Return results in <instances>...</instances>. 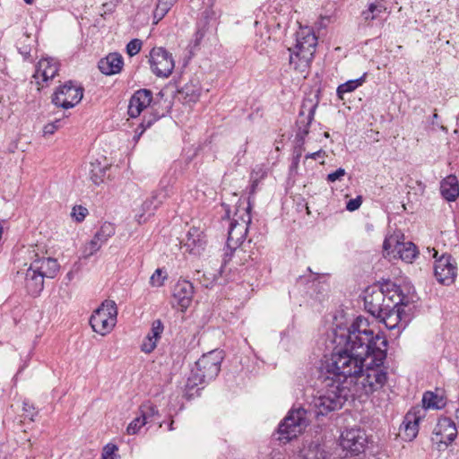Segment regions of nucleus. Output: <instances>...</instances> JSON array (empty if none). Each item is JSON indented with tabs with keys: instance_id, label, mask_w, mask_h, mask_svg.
<instances>
[{
	"instance_id": "f257e3e1",
	"label": "nucleus",
	"mask_w": 459,
	"mask_h": 459,
	"mask_svg": "<svg viewBox=\"0 0 459 459\" xmlns=\"http://www.w3.org/2000/svg\"><path fill=\"white\" fill-rule=\"evenodd\" d=\"M334 342L343 345L350 352L356 353V356L364 357L366 361L368 359L371 361L386 359L387 340L380 333H375L368 320L363 316H358L346 333H336Z\"/></svg>"
},
{
	"instance_id": "f03ea898",
	"label": "nucleus",
	"mask_w": 459,
	"mask_h": 459,
	"mask_svg": "<svg viewBox=\"0 0 459 459\" xmlns=\"http://www.w3.org/2000/svg\"><path fill=\"white\" fill-rule=\"evenodd\" d=\"M365 361L364 357L356 356V353L350 352L343 345L336 343L327 364L328 376L341 381L343 385L351 386Z\"/></svg>"
},
{
	"instance_id": "7ed1b4c3",
	"label": "nucleus",
	"mask_w": 459,
	"mask_h": 459,
	"mask_svg": "<svg viewBox=\"0 0 459 459\" xmlns=\"http://www.w3.org/2000/svg\"><path fill=\"white\" fill-rule=\"evenodd\" d=\"M384 361H373L371 359L364 362L363 368L357 374L351 386H349L353 399L368 396L380 390L387 381V372L384 368Z\"/></svg>"
},
{
	"instance_id": "20e7f679",
	"label": "nucleus",
	"mask_w": 459,
	"mask_h": 459,
	"mask_svg": "<svg viewBox=\"0 0 459 459\" xmlns=\"http://www.w3.org/2000/svg\"><path fill=\"white\" fill-rule=\"evenodd\" d=\"M324 382L325 389L318 396L314 397L312 402L317 416L341 409L349 398L353 399L349 386L342 385L341 381L327 376Z\"/></svg>"
},
{
	"instance_id": "39448f33",
	"label": "nucleus",
	"mask_w": 459,
	"mask_h": 459,
	"mask_svg": "<svg viewBox=\"0 0 459 459\" xmlns=\"http://www.w3.org/2000/svg\"><path fill=\"white\" fill-rule=\"evenodd\" d=\"M316 45L317 38L315 33L308 28L300 29L297 32L294 48L288 49L290 51V65L294 69L303 70L307 67L314 57Z\"/></svg>"
},
{
	"instance_id": "423d86ee",
	"label": "nucleus",
	"mask_w": 459,
	"mask_h": 459,
	"mask_svg": "<svg viewBox=\"0 0 459 459\" xmlns=\"http://www.w3.org/2000/svg\"><path fill=\"white\" fill-rule=\"evenodd\" d=\"M157 104L158 101L156 100H153L152 91L148 89H140L131 97L127 111L129 117H139L142 111L149 106H151L152 109V112L148 117H143V122L141 123V126L143 127L142 132L152 126L154 122L159 120L160 117H163L168 112V110H162L160 112L155 108Z\"/></svg>"
},
{
	"instance_id": "0eeeda50",
	"label": "nucleus",
	"mask_w": 459,
	"mask_h": 459,
	"mask_svg": "<svg viewBox=\"0 0 459 459\" xmlns=\"http://www.w3.org/2000/svg\"><path fill=\"white\" fill-rule=\"evenodd\" d=\"M223 359L221 351L213 350L204 354L196 362L188 381L193 385H197L214 379L221 371V364Z\"/></svg>"
},
{
	"instance_id": "6e6552de",
	"label": "nucleus",
	"mask_w": 459,
	"mask_h": 459,
	"mask_svg": "<svg viewBox=\"0 0 459 459\" xmlns=\"http://www.w3.org/2000/svg\"><path fill=\"white\" fill-rule=\"evenodd\" d=\"M307 425L308 420L305 409L300 407L291 410L280 423L277 438L282 443H288L300 435Z\"/></svg>"
},
{
	"instance_id": "1a4fd4ad",
	"label": "nucleus",
	"mask_w": 459,
	"mask_h": 459,
	"mask_svg": "<svg viewBox=\"0 0 459 459\" xmlns=\"http://www.w3.org/2000/svg\"><path fill=\"white\" fill-rule=\"evenodd\" d=\"M247 231H228V238H227V251L224 254L222 264L220 268L216 270L217 273H209L210 278L207 279V282L204 281L203 284L208 288L210 284L213 281L223 278L225 281L234 280V277L230 275L231 269L228 268V264L231 259L232 254L238 247H240L247 238Z\"/></svg>"
},
{
	"instance_id": "9d476101",
	"label": "nucleus",
	"mask_w": 459,
	"mask_h": 459,
	"mask_svg": "<svg viewBox=\"0 0 459 459\" xmlns=\"http://www.w3.org/2000/svg\"><path fill=\"white\" fill-rule=\"evenodd\" d=\"M117 308L115 301L107 299L93 312L90 318L92 330L101 335L109 333L116 325Z\"/></svg>"
},
{
	"instance_id": "9b49d317",
	"label": "nucleus",
	"mask_w": 459,
	"mask_h": 459,
	"mask_svg": "<svg viewBox=\"0 0 459 459\" xmlns=\"http://www.w3.org/2000/svg\"><path fill=\"white\" fill-rule=\"evenodd\" d=\"M83 91L81 85L68 81L56 90L52 96V102L65 109L74 108L82 100Z\"/></svg>"
},
{
	"instance_id": "f8f14e48",
	"label": "nucleus",
	"mask_w": 459,
	"mask_h": 459,
	"mask_svg": "<svg viewBox=\"0 0 459 459\" xmlns=\"http://www.w3.org/2000/svg\"><path fill=\"white\" fill-rule=\"evenodd\" d=\"M149 63L152 72L158 77H169L175 67L172 55L164 48H153L150 52Z\"/></svg>"
},
{
	"instance_id": "ddd939ff",
	"label": "nucleus",
	"mask_w": 459,
	"mask_h": 459,
	"mask_svg": "<svg viewBox=\"0 0 459 459\" xmlns=\"http://www.w3.org/2000/svg\"><path fill=\"white\" fill-rule=\"evenodd\" d=\"M393 297L387 296L383 289L377 285L366 289L364 296V306L366 310L377 317L383 310L393 303Z\"/></svg>"
},
{
	"instance_id": "4468645a",
	"label": "nucleus",
	"mask_w": 459,
	"mask_h": 459,
	"mask_svg": "<svg viewBox=\"0 0 459 459\" xmlns=\"http://www.w3.org/2000/svg\"><path fill=\"white\" fill-rule=\"evenodd\" d=\"M397 301L391 303L388 307H386V310H383V312L377 316L379 322L383 323L385 327L390 330L396 328L403 320H408V316L403 308L408 306V299L403 296L401 297L399 294L397 295Z\"/></svg>"
},
{
	"instance_id": "2eb2a0df",
	"label": "nucleus",
	"mask_w": 459,
	"mask_h": 459,
	"mask_svg": "<svg viewBox=\"0 0 459 459\" xmlns=\"http://www.w3.org/2000/svg\"><path fill=\"white\" fill-rule=\"evenodd\" d=\"M317 106L318 100H314L313 99H305L302 101L299 118L296 122L298 130L296 132L295 137L296 141L299 144L304 143L305 138L309 133V126L314 120V116Z\"/></svg>"
},
{
	"instance_id": "dca6fc26",
	"label": "nucleus",
	"mask_w": 459,
	"mask_h": 459,
	"mask_svg": "<svg viewBox=\"0 0 459 459\" xmlns=\"http://www.w3.org/2000/svg\"><path fill=\"white\" fill-rule=\"evenodd\" d=\"M434 274L437 281L444 285H451L457 275V266L452 255L443 254L435 262Z\"/></svg>"
},
{
	"instance_id": "f3484780",
	"label": "nucleus",
	"mask_w": 459,
	"mask_h": 459,
	"mask_svg": "<svg viewBox=\"0 0 459 459\" xmlns=\"http://www.w3.org/2000/svg\"><path fill=\"white\" fill-rule=\"evenodd\" d=\"M383 247L386 251L395 252L403 261L409 264L412 263L418 255L417 247L411 241H401L398 235L386 237Z\"/></svg>"
},
{
	"instance_id": "a211bd4d",
	"label": "nucleus",
	"mask_w": 459,
	"mask_h": 459,
	"mask_svg": "<svg viewBox=\"0 0 459 459\" xmlns=\"http://www.w3.org/2000/svg\"><path fill=\"white\" fill-rule=\"evenodd\" d=\"M367 438L360 429H350L342 433L340 446L346 451L345 456L356 455L364 450Z\"/></svg>"
},
{
	"instance_id": "6ab92c4d",
	"label": "nucleus",
	"mask_w": 459,
	"mask_h": 459,
	"mask_svg": "<svg viewBox=\"0 0 459 459\" xmlns=\"http://www.w3.org/2000/svg\"><path fill=\"white\" fill-rule=\"evenodd\" d=\"M457 437V429L455 423L450 418H441L438 420L434 430L432 441L438 445V449H442V445L447 447Z\"/></svg>"
},
{
	"instance_id": "aec40b11",
	"label": "nucleus",
	"mask_w": 459,
	"mask_h": 459,
	"mask_svg": "<svg viewBox=\"0 0 459 459\" xmlns=\"http://www.w3.org/2000/svg\"><path fill=\"white\" fill-rule=\"evenodd\" d=\"M251 205L247 207L238 208L232 218L230 217L227 212L226 215L222 217L221 222L222 227H228V230H235L239 228L240 230H248L251 223Z\"/></svg>"
},
{
	"instance_id": "412c9836",
	"label": "nucleus",
	"mask_w": 459,
	"mask_h": 459,
	"mask_svg": "<svg viewBox=\"0 0 459 459\" xmlns=\"http://www.w3.org/2000/svg\"><path fill=\"white\" fill-rule=\"evenodd\" d=\"M29 268L40 273L45 278L53 279L59 271V264L56 259L45 256L39 257L38 254H35V258L30 263Z\"/></svg>"
},
{
	"instance_id": "4be33fe9",
	"label": "nucleus",
	"mask_w": 459,
	"mask_h": 459,
	"mask_svg": "<svg viewBox=\"0 0 459 459\" xmlns=\"http://www.w3.org/2000/svg\"><path fill=\"white\" fill-rule=\"evenodd\" d=\"M181 242L185 251L194 255H200L207 244L204 231H186V237L182 238Z\"/></svg>"
},
{
	"instance_id": "5701e85b",
	"label": "nucleus",
	"mask_w": 459,
	"mask_h": 459,
	"mask_svg": "<svg viewBox=\"0 0 459 459\" xmlns=\"http://www.w3.org/2000/svg\"><path fill=\"white\" fill-rule=\"evenodd\" d=\"M169 196V192L167 187L160 188L152 192V195L148 197L142 204L143 213L137 219L139 223H142V218L147 213L148 216L153 214L154 211Z\"/></svg>"
},
{
	"instance_id": "b1692460",
	"label": "nucleus",
	"mask_w": 459,
	"mask_h": 459,
	"mask_svg": "<svg viewBox=\"0 0 459 459\" xmlns=\"http://www.w3.org/2000/svg\"><path fill=\"white\" fill-rule=\"evenodd\" d=\"M194 295V286L186 280H179L173 290L174 299L182 309H186L191 303Z\"/></svg>"
},
{
	"instance_id": "393cba45",
	"label": "nucleus",
	"mask_w": 459,
	"mask_h": 459,
	"mask_svg": "<svg viewBox=\"0 0 459 459\" xmlns=\"http://www.w3.org/2000/svg\"><path fill=\"white\" fill-rule=\"evenodd\" d=\"M124 60L120 54L110 53L99 61L98 67L106 75L118 74L123 67Z\"/></svg>"
},
{
	"instance_id": "a878e982",
	"label": "nucleus",
	"mask_w": 459,
	"mask_h": 459,
	"mask_svg": "<svg viewBox=\"0 0 459 459\" xmlns=\"http://www.w3.org/2000/svg\"><path fill=\"white\" fill-rule=\"evenodd\" d=\"M59 65L52 58H43L37 65V69L34 74L35 79L41 78L43 82H48L52 80L58 73Z\"/></svg>"
},
{
	"instance_id": "bb28decb",
	"label": "nucleus",
	"mask_w": 459,
	"mask_h": 459,
	"mask_svg": "<svg viewBox=\"0 0 459 459\" xmlns=\"http://www.w3.org/2000/svg\"><path fill=\"white\" fill-rule=\"evenodd\" d=\"M441 196L447 202H454L459 196V181L455 175L451 174L440 182Z\"/></svg>"
},
{
	"instance_id": "cd10ccee",
	"label": "nucleus",
	"mask_w": 459,
	"mask_h": 459,
	"mask_svg": "<svg viewBox=\"0 0 459 459\" xmlns=\"http://www.w3.org/2000/svg\"><path fill=\"white\" fill-rule=\"evenodd\" d=\"M44 279L40 273L28 268L25 273V288L32 295H39L44 288Z\"/></svg>"
},
{
	"instance_id": "c85d7f7f",
	"label": "nucleus",
	"mask_w": 459,
	"mask_h": 459,
	"mask_svg": "<svg viewBox=\"0 0 459 459\" xmlns=\"http://www.w3.org/2000/svg\"><path fill=\"white\" fill-rule=\"evenodd\" d=\"M386 11L387 8L382 2L377 1L369 3L367 9L361 12L360 16L367 26H371V22Z\"/></svg>"
},
{
	"instance_id": "c756f323",
	"label": "nucleus",
	"mask_w": 459,
	"mask_h": 459,
	"mask_svg": "<svg viewBox=\"0 0 459 459\" xmlns=\"http://www.w3.org/2000/svg\"><path fill=\"white\" fill-rule=\"evenodd\" d=\"M267 176L266 170L261 167L256 166L252 169L250 173V187L248 192V204L252 205V203L255 200V196L256 191L258 189L259 184L263 179H264Z\"/></svg>"
},
{
	"instance_id": "7c9ffc66",
	"label": "nucleus",
	"mask_w": 459,
	"mask_h": 459,
	"mask_svg": "<svg viewBox=\"0 0 459 459\" xmlns=\"http://www.w3.org/2000/svg\"><path fill=\"white\" fill-rule=\"evenodd\" d=\"M108 238H110V234H106V231H97L92 239L85 245L83 256L87 258L94 255Z\"/></svg>"
},
{
	"instance_id": "2f4dec72",
	"label": "nucleus",
	"mask_w": 459,
	"mask_h": 459,
	"mask_svg": "<svg viewBox=\"0 0 459 459\" xmlns=\"http://www.w3.org/2000/svg\"><path fill=\"white\" fill-rule=\"evenodd\" d=\"M413 411H409L404 419L403 426L405 430V435L408 439H413L418 434V427L419 421L420 420V416H417L416 408L413 409Z\"/></svg>"
},
{
	"instance_id": "473e14b6",
	"label": "nucleus",
	"mask_w": 459,
	"mask_h": 459,
	"mask_svg": "<svg viewBox=\"0 0 459 459\" xmlns=\"http://www.w3.org/2000/svg\"><path fill=\"white\" fill-rule=\"evenodd\" d=\"M108 169V166L102 165L100 161L95 160L90 163L89 166V177L90 179L95 184L100 185L103 182L104 178L106 177L107 170Z\"/></svg>"
},
{
	"instance_id": "72a5a7b5",
	"label": "nucleus",
	"mask_w": 459,
	"mask_h": 459,
	"mask_svg": "<svg viewBox=\"0 0 459 459\" xmlns=\"http://www.w3.org/2000/svg\"><path fill=\"white\" fill-rule=\"evenodd\" d=\"M422 403L425 409H442L446 405L443 397L429 391L424 393Z\"/></svg>"
},
{
	"instance_id": "f704fd0d",
	"label": "nucleus",
	"mask_w": 459,
	"mask_h": 459,
	"mask_svg": "<svg viewBox=\"0 0 459 459\" xmlns=\"http://www.w3.org/2000/svg\"><path fill=\"white\" fill-rule=\"evenodd\" d=\"M366 74H364L361 77L356 80H350L341 85L338 86L336 90L337 96L339 99L343 100V95L347 92H351L356 90L359 86L362 85L365 82Z\"/></svg>"
},
{
	"instance_id": "c9c22d12",
	"label": "nucleus",
	"mask_w": 459,
	"mask_h": 459,
	"mask_svg": "<svg viewBox=\"0 0 459 459\" xmlns=\"http://www.w3.org/2000/svg\"><path fill=\"white\" fill-rule=\"evenodd\" d=\"M179 93L184 96V99L189 102H195L201 94V88L193 83H186L179 91Z\"/></svg>"
},
{
	"instance_id": "e433bc0d",
	"label": "nucleus",
	"mask_w": 459,
	"mask_h": 459,
	"mask_svg": "<svg viewBox=\"0 0 459 459\" xmlns=\"http://www.w3.org/2000/svg\"><path fill=\"white\" fill-rule=\"evenodd\" d=\"M211 13H212V12L208 11V10H205L202 13V18H201L200 22L197 23V30L195 34V46L200 44L201 40L203 39V38L205 35V31H206L205 27H206L207 21L210 18Z\"/></svg>"
},
{
	"instance_id": "4c0bfd02",
	"label": "nucleus",
	"mask_w": 459,
	"mask_h": 459,
	"mask_svg": "<svg viewBox=\"0 0 459 459\" xmlns=\"http://www.w3.org/2000/svg\"><path fill=\"white\" fill-rule=\"evenodd\" d=\"M177 1L178 0H158V4L154 11V17L159 18L160 20L162 19Z\"/></svg>"
},
{
	"instance_id": "58836bf2",
	"label": "nucleus",
	"mask_w": 459,
	"mask_h": 459,
	"mask_svg": "<svg viewBox=\"0 0 459 459\" xmlns=\"http://www.w3.org/2000/svg\"><path fill=\"white\" fill-rule=\"evenodd\" d=\"M140 415L147 422L148 419L153 417L158 414V409L156 406L150 403H143L140 406Z\"/></svg>"
},
{
	"instance_id": "ea45409f",
	"label": "nucleus",
	"mask_w": 459,
	"mask_h": 459,
	"mask_svg": "<svg viewBox=\"0 0 459 459\" xmlns=\"http://www.w3.org/2000/svg\"><path fill=\"white\" fill-rule=\"evenodd\" d=\"M164 326L162 322L160 319L154 320L152 325L151 331L147 334L152 339H155V341L158 342L159 339L160 338V335L163 332Z\"/></svg>"
},
{
	"instance_id": "a19ab883",
	"label": "nucleus",
	"mask_w": 459,
	"mask_h": 459,
	"mask_svg": "<svg viewBox=\"0 0 459 459\" xmlns=\"http://www.w3.org/2000/svg\"><path fill=\"white\" fill-rule=\"evenodd\" d=\"M146 424V421L140 415L139 417H136L134 420H132L127 429L126 432L129 435H134L138 433L140 429Z\"/></svg>"
},
{
	"instance_id": "79ce46f5",
	"label": "nucleus",
	"mask_w": 459,
	"mask_h": 459,
	"mask_svg": "<svg viewBox=\"0 0 459 459\" xmlns=\"http://www.w3.org/2000/svg\"><path fill=\"white\" fill-rule=\"evenodd\" d=\"M165 279L166 275L164 274V272L161 269L158 268L151 276L150 283L153 287H160L164 284Z\"/></svg>"
},
{
	"instance_id": "37998d69",
	"label": "nucleus",
	"mask_w": 459,
	"mask_h": 459,
	"mask_svg": "<svg viewBox=\"0 0 459 459\" xmlns=\"http://www.w3.org/2000/svg\"><path fill=\"white\" fill-rule=\"evenodd\" d=\"M143 42L141 39H134L126 45V52L130 56L138 54L142 48Z\"/></svg>"
},
{
	"instance_id": "c03bdc74",
	"label": "nucleus",
	"mask_w": 459,
	"mask_h": 459,
	"mask_svg": "<svg viewBox=\"0 0 459 459\" xmlns=\"http://www.w3.org/2000/svg\"><path fill=\"white\" fill-rule=\"evenodd\" d=\"M88 214V209L82 205H75L71 215L76 221H82Z\"/></svg>"
},
{
	"instance_id": "a18cd8bd",
	"label": "nucleus",
	"mask_w": 459,
	"mask_h": 459,
	"mask_svg": "<svg viewBox=\"0 0 459 459\" xmlns=\"http://www.w3.org/2000/svg\"><path fill=\"white\" fill-rule=\"evenodd\" d=\"M156 346L157 342L155 339H152L147 335L141 345V350L145 353H151L156 348Z\"/></svg>"
},
{
	"instance_id": "49530a36",
	"label": "nucleus",
	"mask_w": 459,
	"mask_h": 459,
	"mask_svg": "<svg viewBox=\"0 0 459 459\" xmlns=\"http://www.w3.org/2000/svg\"><path fill=\"white\" fill-rule=\"evenodd\" d=\"M61 126H62L61 119H56L54 122L47 124L43 128L44 135L53 134Z\"/></svg>"
},
{
	"instance_id": "de8ad7c7",
	"label": "nucleus",
	"mask_w": 459,
	"mask_h": 459,
	"mask_svg": "<svg viewBox=\"0 0 459 459\" xmlns=\"http://www.w3.org/2000/svg\"><path fill=\"white\" fill-rule=\"evenodd\" d=\"M116 451H117V446L114 444H108L104 446L102 452V459H115L116 458Z\"/></svg>"
},
{
	"instance_id": "09e8293b",
	"label": "nucleus",
	"mask_w": 459,
	"mask_h": 459,
	"mask_svg": "<svg viewBox=\"0 0 459 459\" xmlns=\"http://www.w3.org/2000/svg\"><path fill=\"white\" fill-rule=\"evenodd\" d=\"M362 204V197L357 196L354 199H351L346 204V209L350 212H354L358 210Z\"/></svg>"
},
{
	"instance_id": "8fccbe9b",
	"label": "nucleus",
	"mask_w": 459,
	"mask_h": 459,
	"mask_svg": "<svg viewBox=\"0 0 459 459\" xmlns=\"http://www.w3.org/2000/svg\"><path fill=\"white\" fill-rule=\"evenodd\" d=\"M346 171L342 168H339L334 172L329 173L327 175V181L328 182H334L336 180H341L343 176H345Z\"/></svg>"
},
{
	"instance_id": "3c124183",
	"label": "nucleus",
	"mask_w": 459,
	"mask_h": 459,
	"mask_svg": "<svg viewBox=\"0 0 459 459\" xmlns=\"http://www.w3.org/2000/svg\"><path fill=\"white\" fill-rule=\"evenodd\" d=\"M316 452L311 451L307 455H305V459H327L326 456L324 455V452L318 450V447H316Z\"/></svg>"
},
{
	"instance_id": "603ef678",
	"label": "nucleus",
	"mask_w": 459,
	"mask_h": 459,
	"mask_svg": "<svg viewBox=\"0 0 459 459\" xmlns=\"http://www.w3.org/2000/svg\"><path fill=\"white\" fill-rule=\"evenodd\" d=\"M322 155H325V152L320 150V151H317L316 152H313V153H309L306 156V159H317L318 157H321Z\"/></svg>"
},
{
	"instance_id": "864d4df0",
	"label": "nucleus",
	"mask_w": 459,
	"mask_h": 459,
	"mask_svg": "<svg viewBox=\"0 0 459 459\" xmlns=\"http://www.w3.org/2000/svg\"><path fill=\"white\" fill-rule=\"evenodd\" d=\"M21 54L23 56L24 59H27L30 56V49L25 48L24 50L20 49Z\"/></svg>"
},
{
	"instance_id": "5fc2aeb1",
	"label": "nucleus",
	"mask_w": 459,
	"mask_h": 459,
	"mask_svg": "<svg viewBox=\"0 0 459 459\" xmlns=\"http://www.w3.org/2000/svg\"><path fill=\"white\" fill-rule=\"evenodd\" d=\"M8 221L6 220H1L0 221V230H4V228L9 229Z\"/></svg>"
},
{
	"instance_id": "6e6d98bb",
	"label": "nucleus",
	"mask_w": 459,
	"mask_h": 459,
	"mask_svg": "<svg viewBox=\"0 0 459 459\" xmlns=\"http://www.w3.org/2000/svg\"><path fill=\"white\" fill-rule=\"evenodd\" d=\"M438 118V115L437 112H435L433 114V121H432V124L435 125V120H437Z\"/></svg>"
},
{
	"instance_id": "4d7b16f0",
	"label": "nucleus",
	"mask_w": 459,
	"mask_h": 459,
	"mask_svg": "<svg viewBox=\"0 0 459 459\" xmlns=\"http://www.w3.org/2000/svg\"><path fill=\"white\" fill-rule=\"evenodd\" d=\"M35 414H36V413H34V412H33V413H30V414L27 415L26 417H29V419H30V420H34L33 418H34Z\"/></svg>"
},
{
	"instance_id": "13d9d810",
	"label": "nucleus",
	"mask_w": 459,
	"mask_h": 459,
	"mask_svg": "<svg viewBox=\"0 0 459 459\" xmlns=\"http://www.w3.org/2000/svg\"><path fill=\"white\" fill-rule=\"evenodd\" d=\"M173 423H174V421H173V420H171V421L169 422V430H173V429H173Z\"/></svg>"
},
{
	"instance_id": "bf43d9fd",
	"label": "nucleus",
	"mask_w": 459,
	"mask_h": 459,
	"mask_svg": "<svg viewBox=\"0 0 459 459\" xmlns=\"http://www.w3.org/2000/svg\"><path fill=\"white\" fill-rule=\"evenodd\" d=\"M27 4H31L34 0H23Z\"/></svg>"
},
{
	"instance_id": "052dcab7",
	"label": "nucleus",
	"mask_w": 459,
	"mask_h": 459,
	"mask_svg": "<svg viewBox=\"0 0 459 459\" xmlns=\"http://www.w3.org/2000/svg\"><path fill=\"white\" fill-rule=\"evenodd\" d=\"M455 417L459 420V408L455 411Z\"/></svg>"
},
{
	"instance_id": "680f3d73",
	"label": "nucleus",
	"mask_w": 459,
	"mask_h": 459,
	"mask_svg": "<svg viewBox=\"0 0 459 459\" xmlns=\"http://www.w3.org/2000/svg\"><path fill=\"white\" fill-rule=\"evenodd\" d=\"M432 250L434 251L433 257H437V251H436L434 248H433Z\"/></svg>"
},
{
	"instance_id": "e2e57ef3",
	"label": "nucleus",
	"mask_w": 459,
	"mask_h": 459,
	"mask_svg": "<svg viewBox=\"0 0 459 459\" xmlns=\"http://www.w3.org/2000/svg\"><path fill=\"white\" fill-rule=\"evenodd\" d=\"M324 135H325V137H326V138H329V137H330V134H329V133H327V132H325V133L324 134Z\"/></svg>"
},
{
	"instance_id": "0e129e2a",
	"label": "nucleus",
	"mask_w": 459,
	"mask_h": 459,
	"mask_svg": "<svg viewBox=\"0 0 459 459\" xmlns=\"http://www.w3.org/2000/svg\"><path fill=\"white\" fill-rule=\"evenodd\" d=\"M67 277H68L69 279H71V278H72V272H70V273H67Z\"/></svg>"
},
{
	"instance_id": "69168bd1",
	"label": "nucleus",
	"mask_w": 459,
	"mask_h": 459,
	"mask_svg": "<svg viewBox=\"0 0 459 459\" xmlns=\"http://www.w3.org/2000/svg\"><path fill=\"white\" fill-rule=\"evenodd\" d=\"M299 157H300V153H299V154L297 155V157H296V160H297V162L299 161Z\"/></svg>"
},
{
	"instance_id": "338daca9",
	"label": "nucleus",
	"mask_w": 459,
	"mask_h": 459,
	"mask_svg": "<svg viewBox=\"0 0 459 459\" xmlns=\"http://www.w3.org/2000/svg\"><path fill=\"white\" fill-rule=\"evenodd\" d=\"M26 407H30V406L27 403H24L23 409H25Z\"/></svg>"
},
{
	"instance_id": "774afa93",
	"label": "nucleus",
	"mask_w": 459,
	"mask_h": 459,
	"mask_svg": "<svg viewBox=\"0 0 459 459\" xmlns=\"http://www.w3.org/2000/svg\"><path fill=\"white\" fill-rule=\"evenodd\" d=\"M456 125L459 126V117L456 119Z\"/></svg>"
}]
</instances>
